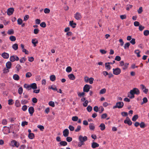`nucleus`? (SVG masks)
I'll return each instance as SVG.
<instances>
[{
	"label": "nucleus",
	"instance_id": "nucleus-35",
	"mask_svg": "<svg viewBox=\"0 0 149 149\" xmlns=\"http://www.w3.org/2000/svg\"><path fill=\"white\" fill-rule=\"evenodd\" d=\"M14 33V31L12 29H9L8 30L7 33L9 35L13 34Z\"/></svg>",
	"mask_w": 149,
	"mask_h": 149
},
{
	"label": "nucleus",
	"instance_id": "nucleus-46",
	"mask_svg": "<svg viewBox=\"0 0 149 149\" xmlns=\"http://www.w3.org/2000/svg\"><path fill=\"white\" fill-rule=\"evenodd\" d=\"M78 120V118L77 116H74L72 117V120L74 121H76Z\"/></svg>",
	"mask_w": 149,
	"mask_h": 149
},
{
	"label": "nucleus",
	"instance_id": "nucleus-20",
	"mask_svg": "<svg viewBox=\"0 0 149 149\" xmlns=\"http://www.w3.org/2000/svg\"><path fill=\"white\" fill-rule=\"evenodd\" d=\"M11 63L10 61H8L6 64V66L7 68L10 69L11 66Z\"/></svg>",
	"mask_w": 149,
	"mask_h": 149
},
{
	"label": "nucleus",
	"instance_id": "nucleus-30",
	"mask_svg": "<svg viewBox=\"0 0 149 149\" xmlns=\"http://www.w3.org/2000/svg\"><path fill=\"white\" fill-rule=\"evenodd\" d=\"M26 60V58L24 57H23L21 58L19 60V61L21 63H24Z\"/></svg>",
	"mask_w": 149,
	"mask_h": 149
},
{
	"label": "nucleus",
	"instance_id": "nucleus-19",
	"mask_svg": "<svg viewBox=\"0 0 149 149\" xmlns=\"http://www.w3.org/2000/svg\"><path fill=\"white\" fill-rule=\"evenodd\" d=\"M13 78L15 80L18 81L19 79V77L18 74H15L13 75Z\"/></svg>",
	"mask_w": 149,
	"mask_h": 149
},
{
	"label": "nucleus",
	"instance_id": "nucleus-1",
	"mask_svg": "<svg viewBox=\"0 0 149 149\" xmlns=\"http://www.w3.org/2000/svg\"><path fill=\"white\" fill-rule=\"evenodd\" d=\"M140 93L139 90L138 88H134L132 90H131L130 93L127 94V97L130 98L132 99L134 98V94L139 95Z\"/></svg>",
	"mask_w": 149,
	"mask_h": 149
},
{
	"label": "nucleus",
	"instance_id": "nucleus-11",
	"mask_svg": "<svg viewBox=\"0 0 149 149\" xmlns=\"http://www.w3.org/2000/svg\"><path fill=\"white\" fill-rule=\"evenodd\" d=\"M28 111L30 114L31 116H32L35 110L33 107H31L29 108Z\"/></svg>",
	"mask_w": 149,
	"mask_h": 149
},
{
	"label": "nucleus",
	"instance_id": "nucleus-49",
	"mask_svg": "<svg viewBox=\"0 0 149 149\" xmlns=\"http://www.w3.org/2000/svg\"><path fill=\"white\" fill-rule=\"evenodd\" d=\"M94 80V79L93 77H91L89 78V81H88L89 82V83L90 84H92L93 83V81Z\"/></svg>",
	"mask_w": 149,
	"mask_h": 149
},
{
	"label": "nucleus",
	"instance_id": "nucleus-31",
	"mask_svg": "<svg viewBox=\"0 0 149 149\" xmlns=\"http://www.w3.org/2000/svg\"><path fill=\"white\" fill-rule=\"evenodd\" d=\"M35 137L34 134L33 133H32L31 134H29L28 135L29 138L30 139H33Z\"/></svg>",
	"mask_w": 149,
	"mask_h": 149
},
{
	"label": "nucleus",
	"instance_id": "nucleus-48",
	"mask_svg": "<svg viewBox=\"0 0 149 149\" xmlns=\"http://www.w3.org/2000/svg\"><path fill=\"white\" fill-rule=\"evenodd\" d=\"M32 76L31 73L30 72H27L25 75L26 77L27 78H29L31 77Z\"/></svg>",
	"mask_w": 149,
	"mask_h": 149
},
{
	"label": "nucleus",
	"instance_id": "nucleus-21",
	"mask_svg": "<svg viewBox=\"0 0 149 149\" xmlns=\"http://www.w3.org/2000/svg\"><path fill=\"white\" fill-rule=\"evenodd\" d=\"M68 78L71 80H74L75 78V77L74 75L72 74H70L68 75Z\"/></svg>",
	"mask_w": 149,
	"mask_h": 149
},
{
	"label": "nucleus",
	"instance_id": "nucleus-18",
	"mask_svg": "<svg viewBox=\"0 0 149 149\" xmlns=\"http://www.w3.org/2000/svg\"><path fill=\"white\" fill-rule=\"evenodd\" d=\"M99 127L100 128V129L102 131L104 130L106 128L105 125L103 123L100 124L99 126Z\"/></svg>",
	"mask_w": 149,
	"mask_h": 149
},
{
	"label": "nucleus",
	"instance_id": "nucleus-64",
	"mask_svg": "<svg viewBox=\"0 0 149 149\" xmlns=\"http://www.w3.org/2000/svg\"><path fill=\"white\" fill-rule=\"evenodd\" d=\"M88 100H85V102L83 104V105L84 107H86L88 105Z\"/></svg>",
	"mask_w": 149,
	"mask_h": 149
},
{
	"label": "nucleus",
	"instance_id": "nucleus-28",
	"mask_svg": "<svg viewBox=\"0 0 149 149\" xmlns=\"http://www.w3.org/2000/svg\"><path fill=\"white\" fill-rule=\"evenodd\" d=\"M129 63H126L122 67V68L123 70H125L127 69L128 67Z\"/></svg>",
	"mask_w": 149,
	"mask_h": 149
},
{
	"label": "nucleus",
	"instance_id": "nucleus-57",
	"mask_svg": "<svg viewBox=\"0 0 149 149\" xmlns=\"http://www.w3.org/2000/svg\"><path fill=\"white\" fill-rule=\"evenodd\" d=\"M81 126L80 125H78L77 126V129L75 130V131L76 132H78L81 129Z\"/></svg>",
	"mask_w": 149,
	"mask_h": 149
},
{
	"label": "nucleus",
	"instance_id": "nucleus-38",
	"mask_svg": "<svg viewBox=\"0 0 149 149\" xmlns=\"http://www.w3.org/2000/svg\"><path fill=\"white\" fill-rule=\"evenodd\" d=\"M106 91V90L105 88H104L103 89H102L100 90V94H103L105 93Z\"/></svg>",
	"mask_w": 149,
	"mask_h": 149
},
{
	"label": "nucleus",
	"instance_id": "nucleus-62",
	"mask_svg": "<svg viewBox=\"0 0 149 149\" xmlns=\"http://www.w3.org/2000/svg\"><path fill=\"white\" fill-rule=\"evenodd\" d=\"M107 116V115L106 113H104L101 116V118L102 119H104L106 118Z\"/></svg>",
	"mask_w": 149,
	"mask_h": 149
},
{
	"label": "nucleus",
	"instance_id": "nucleus-45",
	"mask_svg": "<svg viewBox=\"0 0 149 149\" xmlns=\"http://www.w3.org/2000/svg\"><path fill=\"white\" fill-rule=\"evenodd\" d=\"M72 70V68L70 66H68L66 68V71L68 72H70Z\"/></svg>",
	"mask_w": 149,
	"mask_h": 149
},
{
	"label": "nucleus",
	"instance_id": "nucleus-15",
	"mask_svg": "<svg viewBox=\"0 0 149 149\" xmlns=\"http://www.w3.org/2000/svg\"><path fill=\"white\" fill-rule=\"evenodd\" d=\"M69 24L72 28H74L76 27L77 24L76 23L74 22L73 21H70Z\"/></svg>",
	"mask_w": 149,
	"mask_h": 149
},
{
	"label": "nucleus",
	"instance_id": "nucleus-37",
	"mask_svg": "<svg viewBox=\"0 0 149 149\" xmlns=\"http://www.w3.org/2000/svg\"><path fill=\"white\" fill-rule=\"evenodd\" d=\"M24 88H26L28 90H29L31 89L30 85H29L27 84H25L24 85Z\"/></svg>",
	"mask_w": 149,
	"mask_h": 149
},
{
	"label": "nucleus",
	"instance_id": "nucleus-8",
	"mask_svg": "<svg viewBox=\"0 0 149 149\" xmlns=\"http://www.w3.org/2000/svg\"><path fill=\"white\" fill-rule=\"evenodd\" d=\"M124 123L125 124H127L129 125H131L132 124V122L128 117H127L126 119L124 120Z\"/></svg>",
	"mask_w": 149,
	"mask_h": 149
},
{
	"label": "nucleus",
	"instance_id": "nucleus-7",
	"mask_svg": "<svg viewBox=\"0 0 149 149\" xmlns=\"http://www.w3.org/2000/svg\"><path fill=\"white\" fill-rule=\"evenodd\" d=\"M14 11V9L13 8H9L7 10V14L8 15H12Z\"/></svg>",
	"mask_w": 149,
	"mask_h": 149
},
{
	"label": "nucleus",
	"instance_id": "nucleus-58",
	"mask_svg": "<svg viewBox=\"0 0 149 149\" xmlns=\"http://www.w3.org/2000/svg\"><path fill=\"white\" fill-rule=\"evenodd\" d=\"M9 69H8L7 68H4L3 70V73H6L9 72Z\"/></svg>",
	"mask_w": 149,
	"mask_h": 149
},
{
	"label": "nucleus",
	"instance_id": "nucleus-12",
	"mask_svg": "<svg viewBox=\"0 0 149 149\" xmlns=\"http://www.w3.org/2000/svg\"><path fill=\"white\" fill-rule=\"evenodd\" d=\"M69 134V130L67 129H65L63 132V135L65 137L68 136Z\"/></svg>",
	"mask_w": 149,
	"mask_h": 149
},
{
	"label": "nucleus",
	"instance_id": "nucleus-25",
	"mask_svg": "<svg viewBox=\"0 0 149 149\" xmlns=\"http://www.w3.org/2000/svg\"><path fill=\"white\" fill-rule=\"evenodd\" d=\"M9 39L11 41H15L16 40V37L13 36H11L9 37Z\"/></svg>",
	"mask_w": 149,
	"mask_h": 149
},
{
	"label": "nucleus",
	"instance_id": "nucleus-53",
	"mask_svg": "<svg viewBox=\"0 0 149 149\" xmlns=\"http://www.w3.org/2000/svg\"><path fill=\"white\" fill-rule=\"evenodd\" d=\"M27 109V106L24 105L23 106L22 108V110L24 111H26Z\"/></svg>",
	"mask_w": 149,
	"mask_h": 149
},
{
	"label": "nucleus",
	"instance_id": "nucleus-55",
	"mask_svg": "<svg viewBox=\"0 0 149 149\" xmlns=\"http://www.w3.org/2000/svg\"><path fill=\"white\" fill-rule=\"evenodd\" d=\"M28 124V123L26 121H23L22 122L21 125L22 127H24L25 126V125H27Z\"/></svg>",
	"mask_w": 149,
	"mask_h": 149
},
{
	"label": "nucleus",
	"instance_id": "nucleus-17",
	"mask_svg": "<svg viewBox=\"0 0 149 149\" xmlns=\"http://www.w3.org/2000/svg\"><path fill=\"white\" fill-rule=\"evenodd\" d=\"M32 43L34 45V46L35 47L36 46V44L38 43V40L36 38L33 39L32 40Z\"/></svg>",
	"mask_w": 149,
	"mask_h": 149
},
{
	"label": "nucleus",
	"instance_id": "nucleus-61",
	"mask_svg": "<svg viewBox=\"0 0 149 149\" xmlns=\"http://www.w3.org/2000/svg\"><path fill=\"white\" fill-rule=\"evenodd\" d=\"M72 140V138L70 137H68L66 138V141L68 142H70Z\"/></svg>",
	"mask_w": 149,
	"mask_h": 149
},
{
	"label": "nucleus",
	"instance_id": "nucleus-5",
	"mask_svg": "<svg viewBox=\"0 0 149 149\" xmlns=\"http://www.w3.org/2000/svg\"><path fill=\"white\" fill-rule=\"evenodd\" d=\"M113 74L116 75L119 74L121 72L120 69L118 68H113Z\"/></svg>",
	"mask_w": 149,
	"mask_h": 149
},
{
	"label": "nucleus",
	"instance_id": "nucleus-54",
	"mask_svg": "<svg viewBox=\"0 0 149 149\" xmlns=\"http://www.w3.org/2000/svg\"><path fill=\"white\" fill-rule=\"evenodd\" d=\"M87 109L88 111L91 112L92 110V107L90 106H88L87 107Z\"/></svg>",
	"mask_w": 149,
	"mask_h": 149
},
{
	"label": "nucleus",
	"instance_id": "nucleus-47",
	"mask_svg": "<svg viewBox=\"0 0 149 149\" xmlns=\"http://www.w3.org/2000/svg\"><path fill=\"white\" fill-rule=\"evenodd\" d=\"M140 127L141 128H144L145 127V124L144 122H142L139 125Z\"/></svg>",
	"mask_w": 149,
	"mask_h": 149
},
{
	"label": "nucleus",
	"instance_id": "nucleus-63",
	"mask_svg": "<svg viewBox=\"0 0 149 149\" xmlns=\"http://www.w3.org/2000/svg\"><path fill=\"white\" fill-rule=\"evenodd\" d=\"M39 31V30L38 29H34L33 32L34 34H38Z\"/></svg>",
	"mask_w": 149,
	"mask_h": 149
},
{
	"label": "nucleus",
	"instance_id": "nucleus-41",
	"mask_svg": "<svg viewBox=\"0 0 149 149\" xmlns=\"http://www.w3.org/2000/svg\"><path fill=\"white\" fill-rule=\"evenodd\" d=\"M106 68L108 70L111 69V66L109 64H108V63H105Z\"/></svg>",
	"mask_w": 149,
	"mask_h": 149
},
{
	"label": "nucleus",
	"instance_id": "nucleus-14",
	"mask_svg": "<svg viewBox=\"0 0 149 149\" xmlns=\"http://www.w3.org/2000/svg\"><path fill=\"white\" fill-rule=\"evenodd\" d=\"M1 56L4 58L7 59L9 57V54L7 53L3 52Z\"/></svg>",
	"mask_w": 149,
	"mask_h": 149
},
{
	"label": "nucleus",
	"instance_id": "nucleus-22",
	"mask_svg": "<svg viewBox=\"0 0 149 149\" xmlns=\"http://www.w3.org/2000/svg\"><path fill=\"white\" fill-rule=\"evenodd\" d=\"M15 105L17 107H19L21 106L19 101L18 100H17L15 101Z\"/></svg>",
	"mask_w": 149,
	"mask_h": 149
},
{
	"label": "nucleus",
	"instance_id": "nucleus-44",
	"mask_svg": "<svg viewBox=\"0 0 149 149\" xmlns=\"http://www.w3.org/2000/svg\"><path fill=\"white\" fill-rule=\"evenodd\" d=\"M23 91V89L22 87H20L19 88L18 90V93L20 94L21 95Z\"/></svg>",
	"mask_w": 149,
	"mask_h": 149
},
{
	"label": "nucleus",
	"instance_id": "nucleus-36",
	"mask_svg": "<svg viewBox=\"0 0 149 149\" xmlns=\"http://www.w3.org/2000/svg\"><path fill=\"white\" fill-rule=\"evenodd\" d=\"M130 42H127L126 43H125V45L124 46V48L125 49H126L127 48H128L130 46Z\"/></svg>",
	"mask_w": 149,
	"mask_h": 149
},
{
	"label": "nucleus",
	"instance_id": "nucleus-16",
	"mask_svg": "<svg viewBox=\"0 0 149 149\" xmlns=\"http://www.w3.org/2000/svg\"><path fill=\"white\" fill-rule=\"evenodd\" d=\"M30 88L35 89L37 88V85L35 83H32L30 85Z\"/></svg>",
	"mask_w": 149,
	"mask_h": 149
},
{
	"label": "nucleus",
	"instance_id": "nucleus-10",
	"mask_svg": "<svg viewBox=\"0 0 149 149\" xmlns=\"http://www.w3.org/2000/svg\"><path fill=\"white\" fill-rule=\"evenodd\" d=\"M11 143L12 144H13V146H15L17 148H18L19 146V143L17 142L15 140H12L11 141Z\"/></svg>",
	"mask_w": 149,
	"mask_h": 149
},
{
	"label": "nucleus",
	"instance_id": "nucleus-32",
	"mask_svg": "<svg viewBox=\"0 0 149 149\" xmlns=\"http://www.w3.org/2000/svg\"><path fill=\"white\" fill-rule=\"evenodd\" d=\"M59 143L61 146H65L67 145V143L65 141H61Z\"/></svg>",
	"mask_w": 149,
	"mask_h": 149
},
{
	"label": "nucleus",
	"instance_id": "nucleus-60",
	"mask_svg": "<svg viewBox=\"0 0 149 149\" xmlns=\"http://www.w3.org/2000/svg\"><path fill=\"white\" fill-rule=\"evenodd\" d=\"M68 128L71 131H73V130H74V127L73 126L71 125H70L69 126Z\"/></svg>",
	"mask_w": 149,
	"mask_h": 149
},
{
	"label": "nucleus",
	"instance_id": "nucleus-50",
	"mask_svg": "<svg viewBox=\"0 0 149 149\" xmlns=\"http://www.w3.org/2000/svg\"><path fill=\"white\" fill-rule=\"evenodd\" d=\"M50 12V10L48 8H45L44 9V12L46 14L49 13Z\"/></svg>",
	"mask_w": 149,
	"mask_h": 149
},
{
	"label": "nucleus",
	"instance_id": "nucleus-13",
	"mask_svg": "<svg viewBox=\"0 0 149 149\" xmlns=\"http://www.w3.org/2000/svg\"><path fill=\"white\" fill-rule=\"evenodd\" d=\"M99 144L96 142H93L91 144V147L93 148H95L99 146Z\"/></svg>",
	"mask_w": 149,
	"mask_h": 149
},
{
	"label": "nucleus",
	"instance_id": "nucleus-26",
	"mask_svg": "<svg viewBox=\"0 0 149 149\" xmlns=\"http://www.w3.org/2000/svg\"><path fill=\"white\" fill-rule=\"evenodd\" d=\"M89 127L90 130H93L95 128L94 125L93 123H90L89 124Z\"/></svg>",
	"mask_w": 149,
	"mask_h": 149
},
{
	"label": "nucleus",
	"instance_id": "nucleus-40",
	"mask_svg": "<svg viewBox=\"0 0 149 149\" xmlns=\"http://www.w3.org/2000/svg\"><path fill=\"white\" fill-rule=\"evenodd\" d=\"M21 103L22 104H25L28 103V102L27 100H22L21 101Z\"/></svg>",
	"mask_w": 149,
	"mask_h": 149
},
{
	"label": "nucleus",
	"instance_id": "nucleus-9",
	"mask_svg": "<svg viewBox=\"0 0 149 149\" xmlns=\"http://www.w3.org/2000/svg\"><path fill=\"white\" fill-rule=\"evenodd\" d=\"M89 86L88 84H86L84 87L83 91L84 92H88L90 90Z\"/></svg>",
	"mask_w": 149,
	"mask_h": 149
},
{
	"label": "nucleus",
	"instance_id": "nucleus-33",
	"mask_svg": "<svg viewBox=\"0 0 149 149\" xmlns=\"http://www.w3.org/2000/svg\"><path fill=\"white\" fill-rule=\"evenodd\" d=\"M139 116L137 115H134L132 118V120L133 121H135L138 118Z\"/></svg>",
	"mask_w": 149,
	"mask_h": 149
},
{
	"label": "nucleus",
	"instance_id": "nucleus-27",
	"mask_svg": "<svg viewBox=\"0 0 149 149\" xmlns=\"http://www.w3.org/2000/svg\"><path fill=\"white\" fill-rule=\"evenodd\" d=\"M143 101L141 103V105L146 103L148 101L147 98L146 97H144L143 99Z\"/></svg>",
	"mask_w": 149,
	"mask_h": 149
},
{
	"label": "nucleus",
	"instance_id": "nucleus-34",
	"mask_svg": "<svg viewBox=\"0 0 149 149\" xmlns=\"http://www.w3.org/2000/svg\"><path fill=\"white\" fill-rule=\"evenodd\" d=\"M17 69V72H19V70L21 69L22 67L19 64H17L15 67Z\"/></svg>",
	"mask_w": 149,
	"mask_h": 149
},
{
	"label": "nucleus",
	"instance_id": "nucleus-59",
	"mask_svg": "<svg viewBox=\"0 0 149 149\" xmlns=\"http://www.w3.org/2000/svg\"><path fill=\"white\" fill-rule=\"evenodd\" d=\"M121 115L123 116H127L128 115L127 113L125 112H122L121 113Z\"/></svg>",
	"mask_w": 149,
	"mask_h": 149
},
{
	"label": "nucleus",
	"instance_id": "nucleus-24",
	"mask_svg": "<svg viewBox=\"0 0 149 149\" xmlns=\"http://www.w3.org/2000/svg\"><path fill=\"white\" fill-rule=\"evenodd\" d=\"M12 47L15 50H16L18 49V45L17 44L15 43L13 45Z\"/></svg>",
	"mask_w": 149,
	"mask_h": 149
},
{
	"label": "nucleus",
	"instance_id": "nucleus-39",
	"mask_svg": "<svg viewBox=\"0 0 149 149\" xmlns=\"http://www.w3.org/2000/svg\"><path fill=\"white\" fill-rule=\"evenodd\" d=\"M37 127L38 128H39L42 131H43L44 129V126L42 125H38L37 126Z\"/></svg>",
	"mask_w": 149,
	"mask_h": 149
},
{
	"label": "nucleus",
	"instance_id": "nucleus-52",
	"mask_svg": "<svg viewBox=\"0 0 149 149\" xmlns=\"http://www.w3.org/2000/svg\"><path fill=\"white\" fill-rule=\"evenodd\" d=\"M17 24L19 25H21L22 23V20L20 18H19L17 20Z\"/></svg>",
	"mask_w": 149,
	"mask_h": 149
},
{
	"label": "nucleus",
	"instance_id": "nucleus-42",
	"mask_svg": "<svg viewBox=\"0 0 149 149\" xmlns=\"http://www.w3.org/2000/svg\"><path fill=\"white\" fill-rule=\"evenodd\" d=\"M49 105L52 106V107H54L55 106V104L54 102L51 101L49 102Z\"/></svg>",
	"mask_w": 149,
	"mask_h": 149
},
{
	"label": "nucleus",
	"instance_id": "nucleus-23",
	"mask_svg": "<svg viewBox=\"0 0 149 149\" xmlns=\"http://www.w3.org/2000/svg\"><path fill=\"white\" fill-rule=\"evenodd\" d=\"M134 53L137 54V56L138 57H141V55L140 54V51L138 49L134 51Z\"/></svg>",
	"mask_w": 149,
	"mask_h": 149
},
{
	"label": "nucleus",
	"instance_id": "nucleus-56",
	"mask_svg": "<svg viewBox=\"0 0 149 149\" xmlns=\"http://www.w3.org/2000/svg\"><path fill=\"white\" fill-rule=\"evenodd\" d=\"M132 7V5H130V4H128L127 5V7L126 8V9L127 10H129L130 9V8H131Z\"/></svg>",
	"mask_w": 149,
	"mask_h": 149
},
{
	"label": "nucleus",
	"instance_id": "nucleus-29",
	"mask_svg": "<svg viewBox=\"0 0 149 149\" xmlns=\"http://www.w3.org/2000/svg\"><path fill=\"white\" fill-rule=\"evenodd\" d=\"M50 79L51 81H54L56 79V77L54 75H52L50 77Z\"/></svg>",
	"mask_w": 149,
	"mask_h": 149
},
{
	"label": "nucleus",
	"instance_id": "nucleus-4",
	"mask_svg": "<svg viewBox=\"0 0 149 149\" xmlns=\"http://www.w3.org/2000/svg\"><path fill=\"white\" fill-rule=\"evenodd\" d=\"M74 18L77 20H80L82 18L81 14L79 12H77L74 14Z\"/></svg>",
	"mask_w": 149,
	"mask_h": 149
},
{
	"label": "nucleus",
	"instance_id": "nucleus-43",
	"mask_svg": "<svg viewBox=\"0 0 149 149\" xmlns=\"http://www.w3.org/2000/svg\"><path fill=\"white\" fill-rule=\"evenodd\" d=\"M143 34L146 36H148L149 35V31L148 30H145L143 32Z\"/></svg>",
	"mask_w": 149,
	"mask_h": 149
},
{
	"label": "nucleus",
	"instance_id": "nucleus-3",
	"mask_svg": "<svg viewBox=\"0 0 149 149\" xmlns=\"http://www.w3.org/2000/svg\"><path fill=\"white\" fill-rule=\"evenodd\" d=\"M78 139L80 142L84 143L85 141L87 140L88 138L86 136H83L81 135H80L79 136Z\"/></svg>",
	"mask_w": 149,
	"mask_h": 149
},
{
	"label": "nucleus",
	"instance_id": "nucleus-6",
	"mask_svg": "<svg viewBox=\"0 0 149 149\" xmlns=\"http://www.w3.org/2000/svg\"><path fill=\"white\" fill-rule=\"evenodd\" d=\"M19 60V58L16 55L11 56L10 58V60L12 62H13L15 61H18Z\"/></svg>",
	"mask_w": 149,
	"mask_h": 149
},
{
	"label": "nucleus",
	"instance_id": "nucleus-51",
	"mask_svg": "<svg viewBox=\"0 0 149 149\" xmlns=\"http://www.w3.org/2000/svg\"><path fill=\"white\" fill-rule=\"evenodd\" d=\"M40 26L42 27L45 28L46 26V24L45 22H43L40 23Z\"/></svg>",
	"mask_w": 149,
	"mask_h": 149
},
{
	"label": "nucleus",
	"instance_id": "nucleus-2",
	"mask_svg": "<svg viewBox=\"0 0 149 149\" xmlns=\"http://www.w3.org/2000/svg\"><path fill=\"white\" fill-rule=\"evenodd\" d=\"M124 106V103L122 102H120L116 103V105L113 107V109L116 108L120 109L122 108Z\"/></svg>",
	"mask_w": 149,
	"mask_h": 149
}]
</instances>
